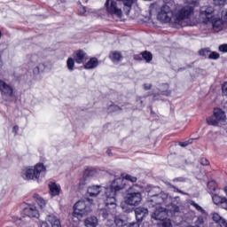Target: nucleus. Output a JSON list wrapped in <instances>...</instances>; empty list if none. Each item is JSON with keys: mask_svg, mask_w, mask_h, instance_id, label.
I'll return each mask as SVG.
<instances>
[{"mask_svg": "<svg viewBox=\"0 0 227 227\" xmlns=\"http://www.w3.org/2000/svg\"><path fill=\"white\" fill-rule=\"evenodd\" d=\"M149 208H153L154 207L165 205L168 207V212L170 214H180V207H182V202L179 197L172 198L164 192L160 193L149 192V197L147 200Z\"/></svg>", "mask_w": 227, "mask_h": 227, "instance_id": "obj_1", "label": "nucleus"}, {"mask_svg": "<svg viewBox=\"0 0 227 227\" xmlns=\"http://www.w3.org/2000/svg\"><path fill=\"white\" fill-rule=\"evenodd\" d=\"M136 0H106L105 5L106 6V12L110 15H115L119 19L123 17V12L121 11L122 6H124L125 12H130L132 4Z\"/></svg>", "mask_w": 227, "mask_h": 227, "instance_id": "obj_2", "label": "nucleus"}, {"mask_svg": "<svg viewBox=\"0 0 227 227\" xmlns=\"http://www.w3.org/2000/svg\"><path fill=\"white\" fill-rule=\"evenodd\" d=\"M126 181L123 177L115 178L111 185L107 188H105V195L104 198L107 199V204L112 205L113 210H114V207H116V194L120 192V191L125 189Z\"/></svg>", "mask_w": 227, "mask_h": 227, "instance_id": "obj_3", "label": "nucleus"}, {"mask_svg": "<svg viewBox=\"0 0 227 227\" xmlns=\"http://www.w3.org/2000/svg\"><path fill=\"white\" fill-rule=\"evenodd\" d=\"M194 13V8L187 5L176 12L173 17V24L185 27V26H191V17Z\"/></svg>", "mask_w": 227, "mask_h": 227, "instance_id": "obj_4", "label": "nucleus"}, {"mask_svg": "<svg viewBox=\"0 0 227 227\" xmlns=\"http://www.w3.org/2000/svg\"><path fill=\"white\" fill-rule=\"evenodd\" d=\"M93 201L92 200L86 199L82 200H78L74 206L73 217H76V219H82V215L84 214H90L91 212V207L90 204Z\"/></svg>", "mask_w": 227, "mask_h": 227, "instance_id": "obj_5", "label": "nucleus"}, {"mask_svg": "<svg viewBox=\"0 0 227 227\" xmlns=\"http://www.w3.org/2000/svg\"><path fill=\"white\" fill-rule=\"evenodd\" d=\"M174 17L175 14H173V11L171 10L169 4L162 5L160 9V12H158L157 15L158 20L163 22L164 24H168V22H171V24H173Z\"/></svg>", "mask_w": 227, "mask_h": 227, "instance_id": "obj_6", "label": "nucleus"}, {"mask_svg": "<svg viewBox=\"0 0 227 227\" xmlns=\"http://www.w3.org/2000/svg\"><path fill=\"white\" fill-rule=\"evenodd\" d=\"M135 187L136 186L130 187L125 197V203H127V205H130L131 207H137V205L143 201L141 192H136Z\"/></svg>", "mask_w": 227, "mask_h": 227, "instance_id": "obj_7", "label": "nucleus"}, {"mask_svg": "<svg viewBox=\"0 0 227 227\" xmlns=\"http://www.w3.org/2000/svg\"><path fill=\"white\" fill-rule=\"evenodd\" d=\"M105 205L106 207V209L99 210V215H102L104 219H108L110 224H113L115 215H116V206L113 209V205L111 203H107V198L104 197Z\"/></svg>", "mask_w": 227, "mask_h": 227, "instance_id": "obj_8", "label": "nucleus"}, {"mask_svg": "<svg viewBox=\"0 0 227 227\" xmlns=\"http://www.w3.org/2000/svg\"><path fill=\"white\" fill-rule=\"evenodd\" d=\"M212 13H214V7L210 5L200 7V18L204 24H208L212 20Z\"/></svg>", "mask_w": 227, "mask_h": 227, "instance_id": "obj_9", "label": "nucleus"}, {"mask_svg": "<svg viewBox=\"0 0 227 227\" xmlns=\"http://www.w3.org/2000/svg\"><path fill=\"white\" fill-rule=\"evenodd\" d=\"M153 208V214L151 215L152 219L164 221L168 217V207L166 208L157 205Z\"/></svg>", "mask_w": 227, "mask_h": 227, "instance_id": "obj_10", "label": "nucleus"}, {"mask_svg": "<svg viewBox=\"0 0 227 227\" xmlns=\"http://www.w3.org/2000/svg\"><path fill=\"white\" fill-rule=\"evenodd\" d=\"M21 176L24 180H35L38 179L36 176V172H35V168L33 167L24 168L21 171Z\"/></svg>", "mask_w": 227, "mask_h": 227, "instance_id": "obj_11", "label": "nucleus"}, {"mask_svg": "<svg viewBox=\"0 0 227 227\" xmlns=\"http://www.w3.org/2000/svg\"><path fill=\"white\" fill-rule=\"evenodd\" d=\"M212 200L215 205H219L222 208L227 210V199L225 197L215 194L213 195Z\"/></svg>", "mask_w": 227, "mask_h": 227, "instance_id": "obj_12", "label": "nucleus"}, {"mask_svg": "<svg viewBox=\"0 0 227 227\" xmlns=\"http://www.w3.org/2000/svg\"><path fill=\"white\" fill-rule=\"evenodd\" d=\"M0 91H2L3 95H8L9 97L13 95V89L12 86L3 81H0Z\"/></svg>", "mask_w": 227, "mask_h": 227, "instance_id": "obj_13", "label": "nucleus"}, {"mask_svg": "<svg viewBox=\"0 0 227 227\" xmlns=\"http://www.w3.org/2000/svg\"><path fill=\"white\" fill-rule=\"evenodd\" d=\"M88 60V55L83 51H78L74 55V61L81 65V63H86Z\"/></svg>", "mask_w": 227, "mask_h": 227, "instance_id": "obj_14", "label": "nucleus"}, {"mask_svg": "<svg viewBox=\"0 0 227 227\" xmlns=\"http://www.w3.org/2000/svg\"><path fill=\"white\" fill-rule=\"evenodd\" d=\"M135 215L137 221H143L148 215V209L145 207H137L135 209Z\"/></svg>", "mask_w": 227, "mask_h": 227, "instance_id": "obj_15", "label": "nucleus"}, {"mask_svg": "<svg viewBox=\"0 0 227 227\" xmlns=\"http://www.w3.org/2000/svg\"><path fill=\"white\" fill-rule=\"evenodd\" d=\"M46 221L51 224V227H61V221L54 215H48Z\"/></svg>", "mask_w": 227, "mask_h": 227, "instance_id": "obj_16", "label": "nucleus"}, {"mask_svg": "<svg viewBox=\"0 0 227 227\" xmlns=\"http://www.w3.org/2000/svg\"><path fill=\"white\" fill-rule=\"evenodd\" d=\"M210 20L215 31H221V29H223V26H224V21L223 20L220 18H214Z\"/></svg>", "mask_w": 227, "mask_h": 227, "instance_id": "obj_17", "label": "nucleus"}, {"mask_svg": "<svg viewBox=\"0 0 227 227\" xmlns=\"http://www.w3.org/2000/svg\"><path fill=\"white\" fill-rule=\"evenodd\" d=\"M25 214L28 217H40V213H38V209H36V207H35V206L26 207Z\"/></svg>", "mask_w": 227, "mask_h": 227, "instance_id": "obj_18", "label": "nucleus"}, {"mask_svg": "<svg viewBox=\"0 0 227 227\" xmlns=\"http://www.w3.org/2000/svg\"><path fill=\"white\" fill-rule=\"evenodd\" d=\"M84 225L86 227H98V218H97V216H89L84 220Z\"/></svg>", "mask_w": 227, "mask_h": 227, "instance_id": "obj_19", "label": "nucleus"}, {"mask_svg": "<svg viewBox=\"0 0 227 227\" xmlns=\"http://www.w3.org/2000/svg\"><path fill=\"white\" fill-rule=\"evenodd\" d=\"M214 116L215 120L218 121V123L226 120V114H224V111H223L221 108H216L214 110Z\"/></svg>", "mask_w": 227, "mask_h": 227, "instance_id": "obj_20", "label": "nucleus"}, {"mask_svg": "<svg viewBox=\"0 0 227 227\" xmlns=\"http://www.w3.org/2000/svg\"><path fill=\"white\" fill-rule=\"evenodd\" d=\"M211 218L213 221H215L213 223H218L219 224H223V227H227V222L222 218L219 213H212Z\"/></svg>", "mask_w": 227, "mask_h": 227, "instance_id": "obj_21", "label": "nucleus"}, {"mask_svg": "<svg viewBox=\"0 0 227 227\" xmlns=\"http://www.w3.org/2000/svg\"><path fill=\"white\" fill-rule=\"evenodd\" d=\"M49 189L51 196H59L61 191V188L59 187V185L56 184V183H50Z\"/></svg>", "mask_w": 227, "mask_h": 227, "instance_id": "obj_22", "label": "nucleus"}, {"mask_svg": "<svg viewBox=\"0 0 227 227\" xmlns=\"http://www.w3.org/2000/svg\"><path fill=\"white\" fill-rule=\"evenodd\" d=\"M98 67V59L97 58H92L88 61L85 65L84 67L87 70H91L92 68H97Z\"/></svg>", "mask_w": 227, "mask_h": 227, "instance_id": "obj_23", "label": "nucleus"}, {"mask_svg": "<svg viewBox=\"0 0 227 227\" xmlns=\"http://www.w3.org/2000/svg\"><path fill=\"white\" fill-rule=\"evenodd\" d=\"M100 185H93L88 187L87 192L90 196H98L100 194Z\"/></svg>", "mask_w": 227, "mask_h": 227, "instance_id": "obj_24", "label": "nucleus"}, {"mask_svg": "<svg viewBox=\"0 0 227 227\" xmlns=\"http://www.w3.org/2000/svg\"><path fill=\"white\" fill-rule=\"evenodd\" d=\"M34 199L35 200L40 208H45V206L47 205V200H43V198H42L38 194H34Z\"/></svg>", "mask_w": 227, "mask_h": 227, "instance_id": "obj_25", "label": "nucleus"}, {"mask_svg": "<svg viewBox=\"0 0 227 227\" xmlns=\"http://www.w3.org/2000/svg\"><path fill=\"white\" fill-rule=\"evenodd\" d=\"M37 178H40V174L45 171V166L43 163H38L34 168Z\"/></svg>", "mask_w": 227, "mask_h": 227, "instance_id": "obj_26", "label": "nucleus"}, {"mask_svg": "<svg viewBox=\"0 0 227 227\" xmlns=\"http://www.w3.org/2000/svg\"><path fill=\"white\" fill-rule=\"evenodd\" d=\"M121 58H122L121 53L118 51H113L110 54V59H112V61H114V63H118V61H120Z\"/></svg>", "mask_w": 227, "mask_h": 227, "instance_id": "obj_27", "label": "nucleus"}, {"mask_svg": "<svg viewBox=\"0 0 227 227\" xmlns=\"http://www.w3.org/2000/svg\"><path fill=\"white\" fill-rule=\"evenodd\" d=\"M206 120L207 125H213V127H217V125H219V121L215 119V115L207 117Z\"/></svg>", "mask_w": 227, "mask_h": 227, "instance_id": "obj_28", "label": "nucleus"}, {"mask_svg": "<svg viewBox=\"0 0 227 227\" xmlns=\"http://www.w3.org/2000/svg\"><path fill=\"white\" fill-rule=\"evenodd\" d=\"M207 189L210 194H214V192H215V189H217V183H215V181H209L207 183Z\"/></svg>", "mask_w": 227, "mask_h": 227, "instance_id": "obj_29", "label": "nucleus"}, {"mask_svg": "<svg viewBox=\"0 0 227 227\" xmlns=\"http://www.w3.org/2000/svg\"><path fill=\"white\" fill-rule=\"evenodd\" d=\"M114 223L116 224V226L118 227H123L127 225V221L123 220L120 217H114Z\"/></svg>", "mask_w": 227, "mask_h": 227, "instance_id": "obj_30", "label": "nucleus"}, {"mask_svg": "<svg viewBox=\"0 0 227 227\" xmlns=\"http://www.w3.org/2000/svg\"><path fill=\"white\" fill-rule=\"evenodd\" d=\"M142 58H144L147 63H150V61L153 59V56L150 51H144L142 53Z\"/></svg>", "mask_w": 227, "mask_h": 227, "instance_id": "obj_31", "label": "nucleus"}, {"mask_svg": "<svg viewBox=\"0 0 227 227\" xmlns=\"http://www.w3.org/2000/svg\"><path fill=\"white\" fill-rule=\"evenodd\" d=\"M190 205L194 207V208H196V210H198V212H200V214H205V209H203V207H201V206H199L198 203L192 200L190 202Z\"/></svg>", "mask_w": 227, "mask_h": 227, "instance_id": "obj_32", "label": "nucleus"}, {"mask_svg": "<svg viewBox=\"0 0 227 227\" xmlns=\"http://www.w3.org/2000/svg\"><path fill=\"white\" fill-rule=\"evenodd\" d=\"M97 175V170L90 168L85 171L84 176L88 178L89 176H95Z\"/></svg>", "mask_w": 227, "mask_h": 227, "instance_id": "obj_33", "label": "nucleus"}, {"mask_svg": "<svg viewBox=\"0 0 227 227\" xmlns=\"http://www.w3.org/2000/svg\"><path fill=\"white\" fill-rule=\"evenodd\" d=\"M199 54L204 58H209L210 51L208 49H202L199 51Z\"/></svg>", "mask_w": 227, "mask_h": 227, "instance_id": "obj_34", "label": "nucleus"}, {"mask_svg": "<svg viewBox=\"0 0 227 227\" xmlns=\"http://www.w3.org/2000/svg\"><path fill=\"white\" fill-rule=\"evenodd\" d=\"M67 65L68 70L70 71L74 70V59L72 58L67 59Z\"/></svg>", "mask_w": 227, "mask_h": 227, "instance_id": "obj_35", "label": "nucleus"}, {"mask_svg": "<svg viewBox=\"0 0 227 227\" xmlns=\"http://www.w3.org/2000/svg\"><path fill=\"white\" fill-rule=\"evenodd\" d=\"M205 223V220L203 219V216H199L197 220L195 221V226H203Z\"/></svg>", "mask_w": 227, "mask_h": 227, "instance_id": "obj_36", "label": "nucleus"}, {"mask_svg": "<svg viewBox=\"0 0 227 227\" xmlns=\"http://www.w3.org/2000/svg\"><path fill=\"white\" fill-rule=\"evenodd\" d=\"M219 58H220L219 53L215 51H213V52L209 51V57H208L209 59H219Z\"/></svg>", "mask_w": 227, "mask_h": 227, "instance_id": "obj_37", "label": "nucleus"}, {"mask_svg": "<svg viewBox=\"0 0 227 227\" xmlns=\"http://www.w3.org/2000/svg\"><path fill=\"white\" fill-rule=\"evenodd\" d=\"M126 182H127V180H129V182H132L133 184L134 183H136V182H137V177H136V176H130V175H127L126 176H125V179H124Z\"/></svg>", "mask_w": 227, "mask_h": 227, "instance_id": "obj_38", "label": "nucleus"}, {"mask_svg": "<svg viewBox=\"0 0 227 227\" xmlns=\"http://www.w3.org/2000/svg\"><path fill=\"white\" fill-rule=\"evenodd\" d=\"M89 182L90 180L88 179V177L83 176V178L80 180V187H84V185H88Z\"/></svg>", "mask_w": 227, "mask_h": 227, "instance_id": "obj_39", "label": "nucleus"}, {"mask_svg": "<svg viewBox=\"0 0 227 227\" xmlns=\"http://www.w3.org/2000/svg\"><path fill=\"white\" fill-rule=\"evenodd\" d=\"M29 61H31L32 63H38V61H40V57H38V55L36 54L31 55L29 58Z\"/></svg>", "mask_w": 227, "mask_h": 227, "instance_id": "obj_40", "label": "nucleus"}, {"mask_svg": "<svg viewBox=\"0 0 227 227\" xmlns=\"http://www.w3.org/2000/svg\"><path fill=\"white\" fill-rule=\"evenodd\" d=\"M110 111L116 112V111H121V108L116 105H112L109 107Z\"/></svg>", "mask_w": 227, "mask_h": 227, "instance_id": "obj_41", "label": "nucleus"}, {"mask_svg": "<svg viewBox=\"0 0 227 227\" xmlns=\"http://www.w3.org/2000/svg\"><path fill=\"white\" fill-rule=\"evenodd\" d=\"M218 49L220 52H227V44H221Z\"/></svg>", "mask_w": 227, "mask_h": 227, "instance_id": "obj_42", "label": "nucleus"}, {"mask_svg": "<svg viewBox=\"0 0 227 227\" xmlns=\"http://www.w3.org/2000/svg\"><path fill=\"white\" fill-rule=\"evenodd\" d=\"M157 8H159V4H157V3L153 4L150 5V12H153V10H157Z\"/></svg>", "mask_w": 227, "mask_h": 227, "instance_id": "obj_43", "label": "nucleus"}, {"mask_svg": "<svg viewBox=\"0 0 227 227\" xmlns=\"http://www.w3.org/2000/svg\"><path fill=\"white\" fill-rule=\"evenodd\" d=\"M143 87L145 91H148V90H152V83H145Z\"/></svg>", "mask_w": 227, "mask_h": 227, "instance_id": "obj_44", "label": "nucleus"}, {"mask_svg": "<svg viewBox=\"0 0 227 227\" xmlns=\"http://www.w3.org/2000/svg\"><path fill=\"white\" fill-rule=\"evenodd\" d=\"M200 164L202 166H208V164H210V162L207 159H201L200 160Z\"/></svg>", "mask_w": 227, "mask_h": 227, "instance_id": "obj_45", "label": "nucleus"}, {"mask_svg": "<svg viewBox=\"0 0 227 227\" xmlns=\"http://www.w3.org/2000/svg\"><path fill=\"white\" fill-rule=\"evenodd\" d=\"M80 15H84L86 13V7L81 6L79 9Z\"/></svg>", "mask_w": 227, "mask_h": 227, "instance_id": "obj_46", "label": "nucleus"}, {"mask_svg": "<svg viewBox=\"0 0 227 227\" xmlns=\"http://www.w3.org/2000/svg\"><path fill=\"white\" fill-rule=\"evenodd\" d=\"M223 95L227 96V82L222 87Z\"/></svg>", "mask_w": 227, "mask_h": 227, "instance_id": "obj_47", "label": "nucleus"}, {"mask_svg": "<svg viewBox=\"0 0 227 227\" xmlns=\"http://www.w3.org/2000/svg\"><path fill=\"white\" fill-rule=\"evenodd\" d=\"M128 227H139V223L137 222H133V223H130Z\"/></svg>", "mask_w": 227, "mask_h": 227, "instance_id": "obj_48", "label": "nucleus"}, {"mask_svg": "<svg viewBox=\"0 0 227 227\" xmlns=\"http://www.w3.org/2000/svg\"><path fill=\"white\" fill-rule=\"evenodd\" d=\"M163 226L165 227H171V222L169 220L163 223Z\"/></svg>", "mask_w": 227, "mask_h": 227, "instance_id": "obj_49", "label": "nucleus"}, {"mask_svg": "<svg viewBox=\"0 0 227 227\" xmlns=\"http://www.w3.org/2000/svg\"><path fill=\"white\" fill-rule=\"evenodd\" d=\"M179 146H182L183 148H185V146H189V145L186 142H180Z\"/></svg>", "mask_w": 227, "mask_h": 227, "instance_id": "obj_50", "label": "nucleus"}, {"mask_svg": "<svg viewBox=\"0 0 227 227\" xmlns=\"http://www.w3.org/2000/svg\"><path fill=\"white\" fill-rule=\"evenodd\" d=\"M18 130H19V126H14L12 129V132H14V134H17Z\"/></svg>", "mask_w": 227, "mask_h": 227, "instance_id": "obj_51", "label": "nucleus"}, {"mask_svg": "<svg viewBox=\"0 0 227 227\" xmlns=\"http://www.w3.org/2000/svg\"><path fill=\"white\" fill-rule=\"evenodd\" d=\"M186 3L189 4H193V3H196V0H186Z\"/></svg>", "mask_w": 227, "mask_h": 227, "instance_id": "obj_52", "label": "nucleus"}, {"mask_svg": "<svg viewBox=\"0 0 227 227\" xmlns=\"http://www.w3.org/2000/svg\"><path fill=\"white\" fill-rule=\"evenodd\" d=\"M41 227H49V225L47 224V223L43 222L42 223Z\"/></svg>", "mask_w": 227, "mask_h": 227, "instance_id": "obj_53", "label": "nucleus"}, {"mask_svg": "<svg viewBox=\"0 0 227 227\" xmlns=\"http://www.w3.org/2000/svg\"><path fill=\"white\" fill-rule=\"evenodd\" d=\"M185 142L187 143V145H192V139L187 140Z\"/></svg>", "mask_w": 227, "mask_h": 227, "instance_id": "obj_54", "label": "nucleus"}, {"mask_svg": "<svg viewBox=\"0 0 227 227\" xmlns=\"http://www.w3.org/2000/svg\"><path fill=\"white\" fill-rule=\"evenodd\" d=\"M223 19H224V22H227V12H226V14L224 15Z\"/></svg>", "mask_w": 227, "mask_h": 227, "instance_id": "obj_55", "label": "nucleus"}, {"mask_svg": "<svg viewBox=\"0 0 227 227\" xmlns=\"http://www.w3.org/2000/svg\"><path fill=\"white\" fill-rule=\"evenodd\" d=\"M176 191L177 192H181V194H184V192H183L182 191L178 190V189H176Z\"/></svg>", "mask_w": 227, "mask_h": 227, "instance_id": "obj_56", "label": "nucleus"}, {"mask_svg": "<svg viewBox=\"0 0 227 227\" xmlns=\"http://www.w3.org/2000/svg\"><path fill=\"white\" fill-rule=\"evenodd\" d=\"M224 107H227V103H225V106H224Z\"/></svg>", "mask_w": 227, "mask_h": 227, "instance_id": "obj_57", "label": "nucleus"}, {"mask_svg": "<svg viewBox=\"0 0 227 227\" xmlns=\"http://www.w3.org/2000/svg\"><path fill=\"white\" fill-rule=\"evenodd\" d=\"M0 38H1V32H0Z\"/></svg>", "mask_w": 227, "mask_h": 227, "instance_id": "obj_58", "label": "nucleus"}]
</instances>
